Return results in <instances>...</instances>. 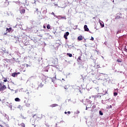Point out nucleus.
<instances>
[{
  "mask_svg": "<svg viewBox=\"0 0 127 127\" xmlns=\"http://www.w3.org/2000/svg\"><path fill=\"white\" fill-rule=\"evenodd\" d=\"M51 14H53V15H55V14L53 12H52Z\"/></svg>",
  "mask_w": 127,
  "mask_h": 127,
  "instance_id": "obj_26",
  "label": "nucleus"
},
{
  "mask_svg": "<svg viewBox=\"0 0 127 127\" xmlns=\"http://www.w3.org/2000/svg\"><path fill=\"white\" fill-rule=\"evenodd\" d=\"M117 62H118V63H121V62H122V61H121V60H117Z\"/></svg>",
  "mask_w": 127,
  "mask_h": 127,
  "instance_id": "obj_22",
  "label": "nucleus"
},
{
  "mask_svg": "<svg viewBox=\"0 0 127 127\" xmlns=\"http://www.w3.org/2000/svg\"><path fill=\"white\" fill-rule=\"evenodd\" d=\"M0 91H3V90L0 87Z\"/></svg>",
  "mask_w": 127,
  "mask_h": 127,
  "instance_id": "obj_29",
  "label": "nucleus"
},
{
  "mask_svg": "<svg viewBox=\"0 0 127 127\" xmlns=\"http://www.w3.org/2000/svg\"><path fill=\"white\" fill-rule=\"evenodd\" d=\"M84 29L85 31H89V28H88V26H87V25H84Z\"/></svg>",
  "mask_w": 127,
  "mask_h": 127,
  "instance_id": "obj_6",
  "label": "nucleus"
},
{
  "mask_svg": "<svg viewBox=\"0 0 127 127\" xmlns=\"http://www.w3.org/2000/svg\"><path fill=\"white\" fill-rule=\"evenodd\" d=\"M27 66H28V64H27Z\"/></svg>",
  "mask_w": 127,
  "mask_h": 127,
  "instance_id": "obj_37",
  "label": "nucleus"
},
{
  "mask_svg": "<svg viewBox=\"0 0 127 127\" xmlns=\"http://www.w3.org/2000/svg\"><path fill=\"white\" fill-rule=\"evenodd\" d=\"M100 24L101 27H104L105 26V24H104L103 22H100Z\"/></svg>",
  "mask_w": 127,
  "mask_h": 127,
  "instance_id": "obj_10",
  "label": "nucleus"
},
{
  "mask_svg": "<svg viewBox=\"0 0 127 127\" xmlns=\"http://www.w3.org/2000/svg\"><path fill=\"white\" fill-rule=\"evenodd\" d=\"M91 40H92V41H93V40H94V37H91Z\"/></svg>",
  "mask_w": 127,
  "mask_h": 127,
  "instance_id": "obj_24",
  "label": "nucleus"
},
{
  "mask_svg": "<svg viewBox=\"0 0 127 127\" xmlns=\"http://www.w3.org/2000/svg\"><path fill=\"white\" fill-rule=\"evenodd\" d=\"M43 28H46V27L45 26H43Z\"/></svg>",
  "mask_w": 127,
  "mask_h": 127,
  "instance_id": "obj_31",
  "label": "nucleus"
},
{
  "mask_svg": "<svg viewBox=\"0 0 127 127\" xmlns=\"http://www.w3.org/2000/svg\"><path fill=\"white\" fill-rule=\"evenodd\" d=\"M119 18H121V16H117L116 17V19H119Z\"/></svg>",
  "mask_w": 127,
  "mask_h": 127,
  "instance_id": "obj_17",
  "label": "nucleus"
},
{
  "mask_svg": "<svg viewBox=\"0 0 127 127\" xmlns=\"http://www.w3.org/2000/svg\"><path fill=\"white\" fill-rule=\"evenodd\" d=\"M69 85H65L64 88L65 90H68L69 89Z\"/></svg>",
  "mask_w": 127,
  "mask_h": 127,
  "instance_id": "obj_12",
  "label": "nucleus"
},
{
  "mask_svg": "<svg viewBox=\"0 0 127 127\" xmlns=\"http://www.w3.org/2000/svg\"><path fill=\"white\" fill-rule=\"evenodd\" d=\"M98 68H100V65L99 64L97 65V69H98Z\"/></svg>",
  "mask_w": 127,
  "mask_h": 127,
  "instance_id": "obj_23",
  "label": "nucleus"
},
{
  "mask_svg": "<svg viewBox=\"0 0 127 127\" xmlns=\"http://www.w3.org/2000/svg\"><path fill=\"white\" fill-rule=\"evenodd\" d=\"M3 82H4V83L7 82V79L6 78H5V79L3 80Z\"/></svg>",
  "mask_w": 127,
  "mask_h": 127,
  "instance_id": "obj_20",
  "label": "nucleus"
},
{
  "mask_svg": "<svg viewBox=\"0 0 127 127\" xmlns=\"http://www.w3.org/2000/svg\"><path fill=\"white\" fill-rule=\"evenodd\" d=\"M15 102H20V99L18 98H16L15 99Z\"/></svg>",
  "mask_w": 127,
  "mask_h": 127,
  "instance_id": "obj_11",
  "label": "nucleus"
},
{
  "mask_svg": "<svg viewBox=\"0 0 127 127\" xmlns=\"http://www.w3.org/2000/svg\"><path fill=\"white\" fill-rule=\"evenodd\" d=\"M20 12L21 14H24L25 13V10L24 9H21V7L20 8Z\"/></svg>",
  "mask_w": 127,
  "mask_h": 127,
  "instance_id": "obj_3",
  "label": "nucleus"
},
{
  "mask_svg": "<svg viewBox=\"0 0 127 127\" xmlns=\"http://www.w3.org/2000/svg\"><path fill=\"white\" fill-rule=\"evenodd\" d=\"M1 1L2 3L3 6H7L8 4H9V2H8V0H1Z\"/></svg>",
  "mask_w": 127,
  "mask_h": 127,
  "instance_id": "obj_1",
  "label": "nucleus"
},
{
  "mask_svg": "<svg viewBox=\"0 0 127 127\" xmlns=\"http://www.w3.org/2000/svg\"><path fill=\"white\" fill-rule=\"evenodd\" d=\"M114 96L115 97H117V96H118V93H117V92H114Z\"/></svg>",
  "mask_w": 127,
  "mask_h": 127,
  "instance_id": "obj_16",
  "label": "nucleus"
},
{
  "mask_svg": "<svg viewBox=\"0 0 127 127\" xmlns=\"http://www.w3.org/2000/svg\"><path fill=\"white\" fill-rule=\"evenodd\" d=\"M18 108H19V109H20V108H21V106L19 105Z\"/></svg>",
  "mask_w": 127,
  "mask_h": 127,
  "instance_id": "obj_28",
  "label": "nucleus"
},
{
  "mask_svg": "<svg viewBox=\"0 0 127 127\" xmlns=\"http://www.w3.org/2000/svg\"><path fill=\"white\" fill-rule=\"evenodd\" d=\"M38 10V8H36V11H37Z\"/></svg>",
  "mask_w": 127,
  "mask_h": 127,
  "instance_id": "obj_34",
  "label": "nucleus"
},
{
  "mask_svg": "<svg viewBox=\"0 0 127 127\" xmlns=\"http://www.w3.org/2000/svg\"><path fill=\"white\" fill-rule=\"evenodd\" d=\"M21 127H25V124H24V123L21 124Z\"/></svg>",
  "mask_w": 127,
  "mask_h": 127,
  "instance_id": "obj_15",
  "label": "nucleus"
},
{
  "mask_svg": "<svg viewBox=\"0 0 127 127\" xmlns=\"http://www.w3.org/2000/svg\"><path fill=\"white\" fill-rule=\"evenodd\" d=\"M11 28H6V33H4V35H6V34H7V33H8V32H10V31H11Z\"/></svg>",
  "mask_w": 127,
  "mask_h": 127,
  "instance_id": "obj_4",
  "label": "nucleus"
},
{
  "mask_svg": "<svg viewBox=\"0 0 127 127\" xmlns=\"http://www.w3.org/2000/svg\"><path fill=\"white\" fill-rule=\"evenodd\" d=\"M50 107L51 108H55V107H58V104H52Z\"/></svg>",
  "mask_w": 127,
  "mask_h": 127,
  "instance_id": "obj_7",
  "label": "nucleus"
},
{
  "mask_svg": "<svg viewBox=\"0 0 127 127\" xmlns=\"http://www.w3.org/2000/svg\"><path fill=\"white\" fill-rule=\"evenodd\" d=\"M110 109H112V105H110Z\"/></svg>",
  "mask_w": 127,
  "mask_h": 127,
  "instance_id": "obj_30",
  "label": "nucleus"
},
{
  "mask_svg": "<svg viewBox=\"0 0 127 127\" xmlns=\"http://www.w3.org/2000/svg\"><path fill=\"white\" fill-rule=\"evenodd\" d=\"M4 82H3L2 83H0V88L4 91V90L6 89V86L4 84Z\"/></svg>",
  "mask_w": 127,
  "mask_h": 127,
  "instance_id": "obj_2",
  "label": "nucleus"
},
{
  "mask_svg": "<svg viewBox=\"0 0 127 127\" xmlns=\"http://www.w3.org/2000/svg\"><path fill=\"white\" fill-rule=\"evenodd\" d=\"M68 35H69V32H66L65 33V34H64V38H65V39H68V38L67 37V36H68Z\"/></svg>",
  "mask_w": 127,
  "mask_h": 127,
  "instance_id": "obj_5",
  "label": "nucleus"
},
{
  "mask_svg": "<svg viewBox=\"0 0 127 127\" xmlns=\"http://www.w3.org/2000/svg\"><path fill=\"white\" fill-rule=\"evenodd\" d=\"M50 25L48 24L47 26V28L48 29H50Z\"/></svg>",
  "mask_w": 127,
  "mask_h": 127,
  "instance_id": "obj_18",
  "label": "nucleus"
},
{
  "mask_svg": "<svg viewBox=\"0 0 127 127\" xmlns=\"http://www.w3.org/2000/svg\"><path fill=\"white\" fill-rule=\"evenodd\" d=\"M64 114L66 115V114H67V112H64Z\"/></svg>",
  "mask_w": 127,
  "mask_h": 127,
  "instance_id": "obj_32",
  "label": "nucleus"
},
{
  "mask_svg": "<svg viewBox=\"0 0 127 127\" xmlns=\"http://www.w3.org/2000/svg\"><path fill=\"white\" fill-rule=\"evenodd\" d=\"M16 74L17 76V75H19V74H20V72H16Z\"/></svg>",
  "mask_w": 127,
  "mask_h": 127,
  "instance_id": "obj_25",
  "label": "nucleus"
},
{
  "mask_svg": "<svg viewBox=\"0 0 127 127\" xmlns=\"http://www.w3.org/2000/svg\"><path fill=\"white\" fill-rule=\"evenodd\" d=\"M0 102H1V99H0Z\"/></svg>",
  "mask_w": 127,
  "mask_h": 127,
  "instance_id": "obj_35",
  "label": "nucleus"
},
{
  "mask_svg": "<svg viewBox=\"0 0 127 127\" xmlns=\"http://www.w3.org/2000/svg\"><path fill=\"white\" fill-rule=\"evenodd\" d=\"M67 114H71V112L68 111V112H67Z\"/></svg>",
  "mask_w": 127,
  "mask_h": 127,
  "instance_id": "obj_27",
  "label": "nucleus"
},
{
  "mask_svg": "<svg viewBox=\"0 0 127 127\" xmlns=\"http://www.w3.org/2000/svg\"><path fill=\"white\" fill-rule=\"evenodd\" d=\"M81 57H78V58H77V61L79 62V61H81V60H82L81 59Z\"/></svg>",
  "mask_w": 127,
  "mask_h": 127,
  "instance_id": "obj_14",
  "label": "nucleus"
},
{
  "mask_svg": "<svg viewBox=\"0 0 127 127\" xmlns=\"http://www.w3.org/2000/svg\"><path fill=\"white\" fill-rule=\"evenodd\" d=\"M61 18H62V19H67V18H66V17H65V16L62 17Z\"/></svg>",
  "mask_w": 127,
  "mask_h": 127,
  "instance_id": "obj_21",
  "label": "nucleus"
},
{
  "mask_svg": "<svg viewBox=\"0 0 127 127\" xmlns=\"http://www.w3.org/2000/svg\"><path fill=\"white\" fill-rule=\"evenodd\" d=\"M11 76H12V77H17V74H16V72L12 73Z\"/></svg>",
  "mask_w": 127,
  "mask_h": 127,
  "instance_id": "obj_9",
  "label": "nucleus"
},
{
  "mask_svg": "<svg viewBox=\"0 0 127 127\" xmlns=\"http://www.w3.org/2000/svg\"><path fill=\"white\" fill-rule=\"evenodd\" d=\"M86 110H88V108L86 107Z\"/></svg>",
  "mask_w": 127,
  "mask_h": 127,
  "instance_id": "obj_36",
  "label": "nucleus"
},
{
  "mask_svg": "<svg viewBox=\"0 0 127 127\" xmlns=\"http://www.w3.org/2000/svg\"><path fill=\"white\" fill-rule=\"evenodd\" d=\"M77 39L79 41H81V40H83V37L82 36H79L78 37Z\"/></svg>",
  "mask_w": 127,
  "mask_h": 127,
  "instance_id": "obj_8",
  "label": "nucleus"
},
{
  "mask_svg": "<svg viewBox=\"0 0 127 127\" xmlns=\"http://www.w3.org/2000/svg\"><path fill=\"white\" fill-rule=\"evenodd\" d=\"M99 115H100V116H103V115H104V114H103V112H102V111H99Z\"/></svg>",
  "mask_w": 127,
  "mask_h": 127,
  "instance_id": "obj_19",
  "label": "nucleus"
},
{
  "mask_svg": "<svg viewBox=\"0 0 127 127\" xmlns=\"http://www.w3.org/2000/svg\"><path fill=\"white\" fill-rule=\"evenodd\" d=\"M66 55H67V56H69V57H72V54H71L67 53V54H66Z\"/></svg>",
  "mask_w": 127,
  "mask_h": 127,
  "instance_id": "obj_13",
  "label": "nucleus"
},
{
  "mask_svg": "<svg viewBox=\"0 0 127 127\" xmlns=\"http://www.w3.org/2000/svg\"><path fill=\"white\" fill-rule=\"evenodd\" d=\"M22 119H26V117H25V118L23 117V118H22Z\"/></svg>",
  "mask_w": 127,
  "mask_h": 127,
  "instance_id": "obj_33",
  "label": "nucleus"
}]
</instances>
